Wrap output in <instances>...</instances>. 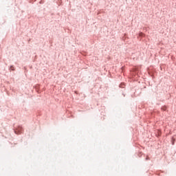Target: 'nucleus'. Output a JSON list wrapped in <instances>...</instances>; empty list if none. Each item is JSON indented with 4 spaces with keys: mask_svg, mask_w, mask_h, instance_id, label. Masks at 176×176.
<instances>
[{
    "mask_svg": "<svg viewBox=\"0 0 176 176\" xmlns=\"http://www.w3.org/2000/svg\"><path fill=\"white\" fill-rule=\"evenodd\" d=\"M142 35H144V33H140V36H142Z\"/></svg>",
    "mask_w": 176,
    "mask_h": 176,
    "instance_id": "1",
    "label": "nucleus"
},
{
    "mask_svg": "<svg viewBox=\"0 0 176 176\" xmlns=\"http://www.w3.org/2000/svg\"><path fill=\"white\" fill-rule=\"evenodd\" d=\"M162 109H164V111H166V107L162 108Z\"/></svg>",
    "mask_w": 176,
    "mask_h": 176,
    "instance_id": "3",
    "label": "nucleus"
},
{
    "mask_svg": "<svg viewBox=\"0 0 176 176\" xmlns=\"http://www.w3.org/2000/svg\"><path fill=\"white\" fill-rule=\"evenodd\" d=\"M146 160H149V157H146Z\"/></svg>",
    "mask_w": 176,
    "mask_h": 176,
    "instance_id": "2",
    "label": "nucleus"
}]
</instances>
